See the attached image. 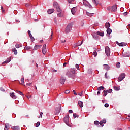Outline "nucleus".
Returning <instances> with one entry per match:
<instances>
[{"mask_svg": "<svg viewBox=\"0 0 130 130\" xmlns=\"http://www.w3.org/2000/svg\"><path fill=\"white\" fill-rule=\"evenodd\" d=\"M73 28V23H69L65 29V33H70L72 31V28Z\"/></svg>", "mask_w": 130, "mask_h": 130, "instance_id": "nucleus-1", "label": "nucleus"}, {"mask_svg": "<svg viewBox=\"0 0 130 130\" xmlns=\"http://www.w3.org/2000/svg\"><path fill=\"white\" fill-rule=\"evenodd\" d=\"M83 3L84 6H85V7H88V8H90V9L92 8V5H91V4H90V3H89V2L87 1V0H83Z\"/></svg>", "mask_w": 130, "mask_h": 130, "instance_id": "nucleus-2", "label": "nucleus"}, {"mask_svg": "<svg viewBox=\"0 0 130 130\" xmlns=\"http://www.w3.org/2000/svg\"><path fill=\"white\" fill-rule=\"evenodd\" d=\"M105 49L107 56H109V55H110V48H109V47L107 46L105 47Z\"/></svg>", "mask_w": 130, "mask_h": 130, "instance_id": "nucleus-3", "label": "nucleus"}, {"mask_svg": "<svg viewBox=\"0 0 130 130\" xmlns=\"http://www.w3.org/2000/svg\"><path fill=\"white\" fill-rule=\"evenodd\" d=\"M66 77L63 75L61 76V78L60 79V83L61 85H64V83L66 82Z\"/></svg>", "mask_w": 130, "mask_h": 130, "instance_id": "nucleus-4", "label": "nucleus"}, {"mask_svg": "<svg viewBox=\"0 0 130 130\" xmlns=\"http://www.w3.org/2000/svg\"><path fill=\"white\" fill-rule=\"evenodd\" d=\"M125 78V73H122L121 75H120L119 78H118V81L119 82H121L123 79Z\"/></svg>", "mask_w": 130, "mask_h": 130, "instance_id": "nucleus-5", "label": "nucleus"}, {"mask_svg": "<svg viewBox=\"0 0 130 130\" xmlns=\"http://www.w3.org/2000/svg\"><path fill=\"white\" fill-rule=\"evenodd\" d=\"M69 115H67L63 119L64 122L67 124V125H69Z\"/></svg>", "mask_w": 130, "mask_h": 130, "instance_id": "nucleus-6", "label": "nucleus"}, {"mask_svg": "<svg viewBox=\"0 0 130 130\" xmlns=\"http://www.w3.org/2000/svg\"><path fill=\"white\" fill-rule=\"evenodd\" d=\"M66 76H68V78H72V79L74 78V74L71 73V72H70V71L67 72Z\"/></svg>", "mask_w": 130, "mask_h": 130, "instance_id": "nucleus-7", "label": "nucleus"}, {"mask_svg": "<svg viewBox=\"0 0 130 130\" xmlns=\"http://www.w3.org/2000/svg\"><path fill=\"white\" fill-rule=\"evenodd\" d=\"M47 51V50H46V44H44L43 46V48H42V53L44 54H45Z\"/></svg>", "mask_w": 130, "mask_h": 130, "instance_id": "nucleus-8", "label": "nucleus"}, {"mask_svg": "<svg viewBox=\"0 0 130 130\" xmlns=\"http://www.w3.org/2000/svg\"><path fill=\"white\" fill-rule=\"evenodd\" d=\"M86 15L88 16V17H92L95 15V13L93 12H91L90 11H86Z\"/></svg>", "mask_w": 130, "mask_h": 130, "instance_id": "nucleus-9", "label": "nucleus"}, {"mask_svg": "<svg viewBox=\"0 0 130 130\" xmlns=\"http://www.w3.org/2000/svg\"><path fill=\"white\" fill-rule=\"evenodd\" d=\"M11 60H12V57H10L9 58H8L6 61H5L4 62H3L2 64H5V63H9V62H10V61H11Z\"/></svg>", "mask_w": 130, "mask_h": 130, "instance_id": "nucleus-10", "label": "nucleus"}, {"mask_svg": "<svg viewBox=\"0 0 130 130\" xmlns=\"http://www.w3.org/2000/svg\"><path fill=\"white\" fill-rule=\"evenodd\" d=\"M77 12V7H73L71 9V13L73 15H75Z\"/></svg>", "mask_w": 130, "mask_h": 130, "instance_id": "nucleus-11", "label": "nucleus"}, {"mask_svg": "<svg viewBox=\"0 0 130 130\" xmlns=\"http://www.w3.org/2000/svg\"><path fill=\"white\" fill-rule=\"evenodd\" d=\"M42 45H36L34 46V50H37L38 49H40L41 47H42Z\"/></svg>", "mask_w": 130, "mask_h": 130, "instance_id": "nucleus-12", "label": "nucleus"}, {"mask_svg": "<svg viewBox=\"0 0 130 130\" xmlns=\"http://www.w3.org/2000/svg\"><path fill=\"white\" fill-rule=\"evenodd\" d=\"M28 35H29V37L31 40V41H34V40H35V39H34V37H33V36H32V34H31V31L28 30Z\"/></svg>", "mask_w": 130, "mask_h": 130, "instance_id": "nucleus-13", "label": "nucleus"}, {"mask_svg": "<svg viewBox=\"0 0 130 130\" xmlns=\"http://www.w3.org/2000/svg\"><path fill=\"white\" fill-rule=\"evenodd\" d=\"M117 44L119 45V46H126V43L124 42L119 43L118 42H117Z\"/></svg>", "mask_w": 130, "mask_h": 130, "instance_id": "nucleus-14", "label": "nucleus"}, {"mask_svg": "<svg viewBox=\"0 0 130 130\" xmlns=\"http://www.w3.org/2000/svg\"><path fill=\"white\" fill-rule=\"evenodd\" d=\"M111 9L112 12H116V10H117V6L116 5H113Z\"/></svg>", "mask_w": 130, "mask_h": 130, "instance_id": "nucleus-15", "label": "nucleus"}, {"mask_svg": "<svg viewBox=\"0 0 130 130\" xmlns=\"http://www.w3.org/2000/svg\"><path fill=\"white\" fill-rule=\"evenodd\" d=\"M104 70H106V71H109L110 69V67H109V66L107 64H104L103 65Z\"/></svg>", "mask_w": 130, "mask_h": 130, "instance_id": "nucleus-16", "label": "nucleus"}, {"mask_svg": "<svg viewBox=\"0 0 130 130\" xmlns=\"http://www.w3.org/2000/svg\"><path fill=\"white\" fill-rule=\"evenodd\" d=\"M10 96L12 97L13 99H17V96L15 95V93L12 92L10 93Z\"/></svg>", "mask_w": 130, "mask_h": 130, "instance_id": "nucleus-17", "label": "nucleus"}, {"mask_svg": "<svg viewBox=\"0 0 130 130\" xmlns=\"http://www.w3.org/2000/svg\"><path fill=\"white\" fill-rule=\"evenodd\" d=\"M60 112V108H57L55 110V114L56 115H57L58 113Z\"/></svg>", "mask_w": 130, "mask_h": 130, "instance_id": "nucleus-18", "label": "nucleus"}, {"mask_svg": "<svg viewBox=\"0 0 130 130\" xmlns=\"http://www.w3.org/2000/svg\"><path fill=\"white\" fill-rule=\"evenodd\" d=\"M69 72H70L71 74L75 75V74H76V69H75V68H72L70 71H69Z\"/></svg>", "mask_w": 130, "mask_h": 130, "instance_id": "nucleus-19", "label": "nucleus"}, {"mask_svg": "<svg viewBox=\"0 0 130 130\" xmlns=\"http://www.w3.org/2000/svg\"><path fill=\"white\" fill-rule=\"evenodd\" d=\"M48 14H52L54 12V9H50L48 10Z\"/></svg>", "mask_w": 130, "mask_h": 130, "instance_id": "nucleus-20", "label": "nucleus"}, {"mask_svg": "<svg viewBox=\"0 0 130 130\" xmlns=\"http://www.w3.org/2000/svg\"><path fill=\"white\" fill-rule=\"evenodd\" d=\"M103 123H106V119H104L99 122V124H100V125H102Z\"/></svg>", "mask_w": 130, "mask_h": 130, "instance_id": "nucleus-21", "label": "nucleus"}, {"mask_svg": "<svg viewBox=\"0 0 130 130\" xmlns=\"http://www.w3.org/2000/svg\"><path fill=\"white\" fill-rule=\"evenodd\" d=\"M12 51L14 52L15 55H17V54H18V51H17V49H16V48H13Z\"/></svg>", "mask_w": 130, "mask_h": 130, "instance_id": "nucleus-22", "label": "nucleus"}, {"mask_svg": "<svg viewBox=\"0 0 130 130\" xmlns=\"http://www.w3.org/2000/svg\"><path fill=\"white\" fill-rule=\"evenodd\" d=\"M78 105L80 106V107H83V106H84V103H83V102L79 101H78Z\"/></svg>", "mask_w": 130, "mask_h": 130, "instance_id": "nucleus-23", "label": "nucleus"}, {"mask_svg": "<svg viewBox=\"0 0 130 130\" xmlns=\"http://www.w3.org/2000/svg\"><path fill=\"white\" fill-rule=\"evenodd\" d=\"M105 27L106 28V29L109 28V27H110V23L109 22H106L105 24Z\"/></svg>", "mask_w": 130, "mask_h": 130, "instance_id": "nucleus-24", "label": "nucleus"}, {"mask_svg": "<svg viewBox=\"0 0 130 130\" xmlns=\"http://www.w3.org/2000/svg\"><path fill=\"white\" fill-rule=\"evenodd\" d=\"M53 6H54V8H56L59 7V5H58V3H57V2H54L53 3Z\"/></svg>", "mask_w": 130, "mask_h": 130, "instance_id": "nucleus-25", "label": "nucleus"}, {"mask_svg": "<svg viewBox=\"0 0 130 130\" xmlns=\"http://www.w3.org/2000/svg\"><path fill=\"white\" fill-rule=\"evenodd\" d=\"M92 35L94 39H98V34L93 33V34H92Z\"/></svg>", "mask_w": 130, "mask_h": 130, "instance_id": "nucleus-26", "label": "nucleus"}, {"mask_svg": "<svg viewBox=\"0 0 130 130\" xmlns=\"http://www.w3.org/2000/svg\"><path fill=\"white\" fill-rule=\"evenodd\" d=\"M112 32V30L110 28L107 29V34H109V35L111 34Z\"/></svg>", "mask_w": 130, "mask_h": 130, "instance_id": "nucleus-27", "label": "nucleus"}, {"mask_svg": "<svg viewBox=\"0 0 130 130\" xmlns=\"http://www.w3.org/2000/svg\"><path fill=\"white\" fill-rule=\"evenodd\" d=\"M56 11H57V12H58V13L61 12V9H60V7L59 6L56 8Z\"/></svg>", "mask_w": 130, "mask_h": 130, "instance_id": "nucleus-28", "label": "nucleus"}, {"mask_svg": "<svg viewBox=\"0 0 130 130\" xmlns=\"http://www.w3.org/2000/svg\"><path fill=\"white\" fill-rule=\"evenodd\" d=\"M25 79H24V77L21 78V84L22 85H24V86L25 85V82H24Z\"/></svg>", "mask_w": 130, "mask_h": 130, "instance_id": "nucleus-29", "label": "nucleus"}, {"mask_svg": "<svg viewBox=\"0 0 130 130\" xmlns=\"http://www.w3.org/2000/svg\"><path fill=\"white\" fill-rule=\"evenodd\" d=\"M103 94L104 97H106V96L107 95V91L106 90H104L103 91Z\"/></svg>", "mask_w": 130, "mask_h": 130, "instance_id": "nucleus-30", "label": "nucleus"}, {"mask_svg": "<svg viewBox=\"0 0 130 130\" xmlns=\"http://www.w3.org/2000/svg\"><path fill=\"white\" fill-rule=\"evenodd\" d=\"M98 35H99L100 36L103 37L104 36V32H100L99 31L97 32Z\"/></svg>", "mask_w": 130, "mask_h": 130, "instance_id": "nucleus-31", "label": "nucleus"}, {"mask_svg": "<svg viewBox=\"0 0 130 130\" xmlns=\"http://www.w3.org/2000/svg\"><path fill=\"white\" fill-rule=\"evenodd\" d=\"M22 45L20 44H16L15 45V47H16V48H20V47H22Z\"/></svg>", "mask_w": 130, "mask_h": 130, "instance_id": "nucleus-32", "label": "nucleus"}, {"mask_svg": "<svg viewBox=\"0 0 130 130\" xmlns=\"http://www.w3.org/2000/svg\"><path fill=\"white\" fill-rule=\"evenodd\" d=\"M114 89L115 90V91H119V90H120V88H119V87L114 86Z\"/></svg>", "mask_w": 130, "mask_h": 130, "instance_id": "nucleus-33", "label": "nucleus"}, {"mask_svg": "<svg viewBox=\"0 0 130 130\" xmlns=\"http://www.w3.org/2000/svg\"><path fill=\"white\" fill-rule=\"evenodd\" d=\"M16 93H18V94H19V95H21V96H24V94H23V92L19 91L18 90H16Z\"/></svg>", "mask_w": 130, "mask_h": 130, "instance_id": "nucleus-34", "label": "nucleus"}, {"mask_svg": "<svg viewBox=\"0 0 130 130\" xmlns=\"http://www.w3.org/2000/svg\"><path fill=\"white\" fill-rule=\"evenodd\" d=\"M98 91H101V90H104V87L100 86L98 88Z\"/></svg>", "mask_w": 130, "mask_h": 130, "instance_id": "nucleus-35", "label": "nucleus"}, {"mask_svg": "<svg viewBox=\"0 0 130 130\" xmlns=\"http://www.w3.org/2000/svg\"><path fill=\"white\" fill-rule=\"evenodd\" d=\"M12 129H14V130H18V129H19V126H13V127H12Z\"/></svg>", "mask_w": 130, "mask_h": 130, "instance_id": "nucleus-36", "label": "nucleus"}, {"mask_svg": "<svg viewBox=\"0 0 130 130\" xmlns=\"http://www.w3.org/2000/svg\"><path fill=\"white\" fill-rule=\"evenodd\" d=\"M123 56L124 57H130V54H124L123 55Z\"/></svg>", "mask_w": 130, "mask_h": 130, "instance_id": "nucleus-37", "label": "nucleus"}, {"mask_svg": "<svg viewBox=\"0 0 130 130\" xmlns=\"http://www.w3.org/2000/svg\"><path fill=\"white\" fill-rule=\"evenodd\" d=\"M32 49V47H30V46H26L25 48V49L26 50H29V49Z\"/></svg>", "mask_w": 130, "mask_h": 130, "instance_id": "nucleus-38", "label": "nucleus"}, {"mask_svg": "<svg viewBox=\"0 0 130 130\" xmlns=\"http://www.w3.org/2000/svg\"><path fill=\"white\" fill-rule=\"evenodd\" d=\"M69 4H74L75 3V0H68Z\"/></svg>", "mask_w": 130, "mask_h": 130, "instance_id": "nucleus-39", "label": "nucleus"}, {"mask_svg": "<svg viewBox=\"0 0 130 130\" xmlns=\"http://www.w3.org/2000/svg\"><path fill=\"white\" fill-rule=\"evenodd\" d=\"M40 125V122H37V123L36 124V127H38Z\"/></svg>", "mask_w": 130, "mask_h": 130, "instance_id": "nucleus-40", "label": "nucleus"}, {"mask_svg": "<svg viewBox=\"0 0 130 130\" xmlns=\"http://www.w3.org/2000/svg\"><path fill=\"white\" fill-rule=\"evenodd\" d=\"M116 68H120V63L118 62L116 64Z\"/></svg>", "mask_w": 130, "mask_h": 130, "instance_id": "nucleus-41", "label": "nucleus"}, {"mask_svg": "<svg viewBox=\"0 0 130 130\" xmlns=\"http://www.w3.org/2000/svg\"><path fill=\"white\" fill-rule=\"evenodd\" d=\"M74 118H76V117H79V115H77L76 113L73 114Z\"/></svg>", "mask_w": 130, "mask_h": 130, "instance_id": "nucleus-42", "label": "nucleus"}, {"mask_svg": "<svg viewBox=\"0 0 130 130\" xmlns=\"http://www.w3.org/2000/svg\"><path fill=\"white\" fill-rule=\"evenodd\" d=\"M106 91H107V93H112V89H111L107 90Z\"/></svg>", "mask_w": 130, "mask_h": 130, "instance_id": "nucleus-43", "label": "nucleus"}, {"mask_svg": "<svg viewBox=\"0 0 130 130\" xmlns=\"http://www.w3.org/2000/svg\"><path fill=\"white\" fill-rule=\"evenodd\" d=\"M58 17H62L63 15L61 14V12H59L57 14Z\"/></svg>", "mask_w": 130, "mask_h": 130, "instance_id": "nucleus-44", "label": "nucleus"}, {"mask_svg": "<svg viewBox=\"0 0 130 130\" xmlns=\"http://www.w3.org/2000/svg\"><path fill=\"white\" fill-rule=\"evenodd\" d=\"M94 124H95V125H99V122L98 121H95L94 122Z\"/></svg>", "mask_w": 130, "mask_h": 130, "instance_id": "nucleus-45", "label": "nucleus"}, {"mask_svg": "<svg viewBox=\"0 0 130 130\" xmlns=\"http://www.w3.org/2000/svg\"><path fill=\"white\" fill-rule=\"evenodd\" d=\"M92 2L93 3V4H94V5H95V6H97V5L98 4V3H97V1H96V0H92Z\"/></svg>", "mask_w": 130, "mask_h": 130, "instance_id": "nucleus-46", "label": "nucleus"}, {"mask_svg": "<svg viewBox=\"0 0 130 130\" xmlns=\"http://www.w3.org/2000/svg\"><path fill=\"white\" fill-rule=\"evenodd\" d=\"M43 113H42V112H41L40 113V116H39V118H42V115H43Z\"/></svg>", "mask_w": 130, "mask_h": 130, "instance_id": "nucleus-47", "label": "nucleus"}, {"mask_svg": "<svg viewBox=\"0 0 130 130\" xmlns=\"http://www.w3.org/2000/svg\"><path fill=\"white\" fill-rule=\"evenodd\" d=\"M82 44H83V41L81 42V43L80 44H79V43H78L76 45V46H80L81 45H82Z\"/></svg>", "mask_w": 130, "mask_h": 130, "instance_id": "nucleus-48", "label": "nucleus"}, {"mask_svg": "<svg viewBox=\"0 0 130 130\" xmlns=\"http://www.w3.org/2000/svg\"><path fill=\"white\" fill-rule=\"evenodd\" d=\"M75 67L76 69H77V70H79V69H80V66L78 64H76Z\"/></svg>", "mask_w": 130, "mask_h": 130, "instance_id": "nucleus-49", "label": "nucleus"}, {"mask_svg": "<svg viewBox=\"0 0 130 130\" xmlns=\"http://www.w3.org/2000/svg\"><path fill=\"white\" fill-rule=\"evenodd\" d=\"M93 55L95 57H96V56H97V52L96 51L93 52Z\"/></svg>", "mask_w": 130, "mask_h": 130, "instance_id": "nucleus-50", "label": "nucleus"}, {"mask_svg": "<svg viewBox=\"0 0 130 130\" xmlns=\"http://www.w3.org/2000/svg\"><path fill=\"white\" fill-rule=\"evenodd\" d=\"M79 96H80L81 97H82L83 96V91H82L81 92L79 93L78 94Z\"/></svg>", "mask_w": 130, "mask_h": 130, "instance_id": "nucleus-51", "label": "nucleus"}, {"mask_svg": "<svg viewBox=\"0 0 130 130\" xmlns=\"http://www.w3.org/2000/svg\"><path fill=\"white\" fill-rule=\"evenodd\" d=\"M9 125H10V124H9V123H6V124H5V126L6 127H9Z\"/></svg>", "mask_w": 130, "mask_h": 130, "instance_id": "nucleus-52", "label": "nucleus"}, {"mask_svg": "<svg viewBox=\"0 0 130 130\" xmlns=\"http://www.w3.org/2000/svg\"><path fill=\"white\" fill-rule=\"evenodd\" d=\"M109 106V104L106 103L105 104V107H108Z\"/></svg>", "mask_w": 130, "mask_h": 130, "instance_id": "nucleus-53", "label": "nucleus"}, {"mask_svg": "<svg viewBox=\"0 0 130 130\" xmlns=\"http://www.w3.org/2000/svg\"><path fill=\"white\" fill-rule=\"evenodd\" d=\"M69 93H70V90H66L65 94H69Z\"/></svg>", "mask_w": 130, "mask_h": 130, "instance_id": "nucleus-54", "label": "nucleus"}, {"mask_svg": "<svg viewBox=\"0 0 130 130\" xmlns=\"http://www.w3.org/2000/svg\"><path fill=\"white\" fill-rule=\"evenodd\" d=\"M105 77L106 79H108V77H107V72L105 74Z\"/></svg>", "mask_w": 130, "mask_h": 130, "instance_id": "nucleus-55", "label": "nucleus"}, {"mask_svg": "<svg viewBox=\"0 0 130 130\" xmlns=\"http://www.w3.org/2000/svg\"><path fill=\"white\" fill-rule=\"evenodd\" d=\"M1 9L2 11V13H4V12H5V10H4V8L3 7V6H1Z\"/></svg>", "mask_w": 130, "mask_h": 130, "instance_id": "nucleus-56", "label": "nucleus"}, {"mask_svg": "<svg viewBox=\"0 0 130 130\" xmlns=\"http://www.w3.org/2000/svg\"><path fill=\"white\" fill-rule=\"evenodd\" d=\"M52 35H53V32H52V31H51V35L50 36V39H51L52 37Z\"/></svg>", "mask_w": 130, "mask_h": 130, "instance_id": "nucleus-57", "label": "nucleus"}, {"mask_svg": "<svg viewBox=\"0 0 130 130\" xmlns=\"http://www.w3.org/2000/svg\"><path fill=\"white\" fill-rule=\"evenodd\" d=\"M107 10H108V11H110L111 10V7H107Z\"/></svg>", "mask_w": 130, "mask_h": 130, "instance_id": "nucleus-58", "label": "nucleus"}, {"mask_svg": "<svg viewBox=\"0 0 130 130\" xmlns=\"http://www.w3.org/2000/svg\"><path fill=\"white\" fill-rule=\"evenodd\" d=\"M29 6H30V4H29V3H26L25 4V7H29Z\"/></svg>", "mask_w": 130, "mask_h": 130, "instance_id": "nucleus-59", "label": "nucleus"}, {"mask_svg": "<svg viewBox=\"0 0 130 130\" xmlns=\"http://www.w3.org/2000/svg\"><path fill=\"white\" fill-rule=\"evenodd\" d=\"M31 84H32V83H27V84H26V85H27V86H31Z\"/></svg>", "mask_w": 130, "mask_h": 130, "instance_id": "nucleus-60", "label": "nucleus"}, {"mask_svg": "<svg viewBox=\"0 0 130 130\" xmlns=\"http://www.w3.org/2000/svg\"><path fill=\"white\" fill-rule=\"evenodd\" d=\"M69 113H73V110H70L69 111Z\"/></svg>", "mask_w": 130, "mask_h": 130, "instance_id": "nucleus-61", "label": "nucleus"}, {"mask_svg": "<svg viewBox=\"0 0 130 130\" xmlns=\"http://www.w3.org/2000/svg\"><path fill=\"white\" fill-rule=\"evenodd\" d=\"M67 62L64 63H63V67H64V68H66V67H67Z\"/></svg>", "mask_w": 130, "mask_h": 130, "instance_id": "nucleus-62", "label": "nucleus"}, {"mask_svg": "<svg viewBox=\"0 0 130 130\" xmlns=\"http://www.w3.org/2000/svg\"><path fill=\"white\" fill-rule=\"evenodd\" d=\"M124 16H127V12H124L123 13Z\"/></svg>", "mask_w": 130, "mask_h": 130, "instance_id": "nucleus-63", "label": "nucleus"}, {"mask_svg": "<svg viewBox=\"0 0 130 130\" xmlns=\"http://www.w3.org/2000/svg\"><path fill=\"white\" fill-rule=\"evenodd\" d=\"M4 130H9V129L8 127L5 126Z\"/></svg>", "mask_w": 130, "mask_h": 130, "instance_id": "nucleus-64", "label": "nucleus"}]
</instances>
